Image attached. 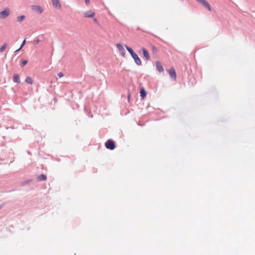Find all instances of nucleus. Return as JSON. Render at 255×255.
Wrapping results in <instances>:
<instances>
[{"mask_svg":"<svg viewBox=\"0 0 255 255\" xmlns=\"http://www.w3.org/2000/svg\"><path fill=\"white\" fill-rule=\"evenodd\" d=\"M25 18V16L24 15H21L20 16H18L17 17V22H21L22 21H23Z\"/></svg>","mask_w":255,"mask_h":255,"instance_id":"f3484780","label":"nucleus"},{"mask_svg":"<svg viewBox=\"0 0 255 255\" xmlns=\"http://www.w3.org/2000/svg\"><path fill=\"white\" fill-rule=\"evenodd\" d=\"M13 81L15 83H19L20 82V80L19 79V75L18 74H14L13 75Z\"/></svg>","mask_w":255,"mask_h":255,"instance_id":"f8f14e48","label":"nucleus"},{"mask_svg":"<svg viewBox=\"0 0 255 255\" xmlns=\"http://www.w3.org/2000/svg\"><path fill=\"white\" fill-rule=\"evenodd\" d=\"M132 57L134 59V62L137 65H141V61L140 59V58L138 57V55L135 53L132 56Z\"/></svg>","mask_w":255,"mask_h":255,"instance_id":"423d86ee","label":"nucleus"},{"mask_svg":"<svg viewBox=\"0 0 255 255\" xmlns=\"http://www.w3.org/2000/svg\"><path fill=\"white\" fill-rule=\"evenodd\" d=\"M127 50L128 51V52L130 54L131 56H132L133 54H134L135 53L133 51V50L130 48L129 47L126 45L125 46Z\"/></svg>","mask_w":255,"mask_h":255,"instance_id":"4468645a","label":"nucleus"},{"mask_svg":"<svg viewBox=\"0 0 255 255\" xmlns=\"http://www.w3.org/2000/svg\"><path fill=\"white\" fill-rule=\"evenodd\" d=\"M40 41V40H39V39H36V40H34V41H33V43H34V44H38Z\"/></svg>","mask_w":255,"mask_h":255,"instance_id":"4be33fe9","label":"nucleus"},{"mask_svg":"<svg viewBox=\"0 0 255 255\" xmlns=\"http://www.w3.org/2000/svg\"><path fill=\"white\" fill-rule=\"evenodd\" d=\"M25 82L29 84H32L33 83V80L30 77H27L25 79Z\"/></svg>","mask_w":255,"mask_h":255,"instance_id":"dca6fc26","label":"nucleus"},{"mask_svg":"<svg viewBox=\"0 0 255 255\" xmlns=\"http://www.w3.org/2000/svg\"><path fill=\"white\" fill-rule=\"evenodd\" d=\"M95 13L93 12L92 10H88L85 13V17L92 18L95 16Z\"/></svg>","mask_w":255,"mask_h":255,"instance_id":"6e6552de","label":"nucleus"},{"mask_svg":"<svg viewBox=\"0 0 255 255\" xmlns=\"http://www.w3.org/2000/svg\"><path fill=\"white\" fill-rule=\"evenodd\" d=\"M94 22H97V19L96 18L94 19Z\"/></svg>","mask_w":255,"mask_h":255,"instance_id":"b1692460","label":"nucleus"},{"mask_svg":"<svg viewBox=\"0 0 255 255\" xmlns=\"http://www.w3.org/2000/svg\"><path fill=\"white\" fill-rule=\"evenodd\" d=\"M57 76H58V77L61 78L63 77L64 75L62 72H60L58 74Z\"/></svg>","mask_w":255,"mask_h":255,"instance_id":"412c9836","label":"nucleus"},{"mask_svg":"<svg viewBox=\"0 0 255 255\" xmlns=\"http://www.w3.org/2000/svg\"><path fill=\"white\" fill-rule=\"evenodd\" d=\"M32 9L33 10L36 11L39 13H41L43 11V9L40 6L38 5H32Z\"/></svg>","mask_w":255,"mask_h":255,"instance_id":"39448f33","label":"nucleus"},{"mask_svg":"<svg viewBox=\"0 0 255 255\" xmlns=\"http://www.w3.org/2000/svg\"><path fill=\"white\" fill-rule=\"evenodd\" d=\"M27 62H28V61L27 60H23L21 62V66L22 67H24L27 63Z\"/></svg>","mask_w":255,"mask_h":255,"instance_id":"aec40b11","label":"nucleus"},{"mask_svg":"<svg viewBox=\"0 0 255 255\" xmlns=\"http://www.w3.org/2000/svg\"><path fill=\"white\" fill-rule=\"evenodd\" d=\"M10 13V10L8 8H5L0 12V19H4L8 17Z\"/></svg>","mask_w":255,"mask_h":255,"instance_id":"f257e3e1","label":"nucleus"},{"mask_svg":"<svg viewBox=\"0 0 255 255\" xmlns=\"http://www.w3.org/2000/svg\"><path fill=\"white\" fill-rule=\"evenodd\" d=\"M85 2H86V3L87 4H88L90 2V0H85Z\"/></svg>","mask_w":255,"mask_h":255,"instance_id":"5701e85b","label":"nucleus"},{"mask_svg":"<svg viewBox=\"0 0 255 255\" xmlns=\"http://www.w3.org/2000/svg\"><path fill=\"white\" fill-rule=\"evenodd\" d=\"M169 74L171 78H173L174 80L176 79V73L173 68H171L169 69Z\"/></svg>","mask_w":255,"mask_h":255,"instance_id":"9b49d317","label":"nucleus"},{"mask_svg":"<svg viewBox=\"0 0 255 255\" xmlns=\"http://www.w3.org/2000/svg\"><path fill=\"white\" fill-rule=\"evenodd\" d=\"M38 179L39 181H44L46 180V176L44 174H41L38 176Z\"/></svg>","mask_w":255,"mask_h":255,"instance_id":"ddd939ff","label":"nucleus"},{"mask_svg":"<svg viewBox=\"0 0 255 255\" xmlns=\"http://www.w3.org/2000/svg\"><path fill=\"white\" fill-rule=\"evenodd\" d=\"M198 2L201 3L204 6L207 8L209 11L211 10L210 4L206 0H196Z\"/></svg>","mask_w":255,"mask_h":255,"instance_id":"7ed1b4c3","label":"nucleus"},{"mask_svg":"<svg viewBox=\"0 0 255 255\" xmlns=\"http://www.w3.org/2000/svg\"><path fill=\"white\" fill-rule=\"evenodd\" d=\"M140 97L142 98H143L144 97H145L146 93L144 88H142L140 91Z\"/></svg>","mask_w":255,"mask_h":255,"instance_id":"2eb2a0df","label":"nucleus"},{"mask_svg":"<svg viewBox=\"0 0 255 255\" xmlns=\"http://www.w3.org/2000/svg\"><path fill=\"white\" fill-rule=\"evenodd\" d=\"M116 46L118 49H119L120 52L121 53V55L123 57H124L125 56L126 51L123 46L120 43L117 44Z\"/></svg>","mask_w":255,"mask_h":255,"instance_id":"20e7f679","label":"nucleus"},{"mask_svg":"<svg viewBox=\"0 0 255 255\" xmlns=\"http://www.w3.org/2000/svg\"><path fill=\"white\" fill-rule=\"evenodd\" d=\"M155 65H156V68L158 70V71H159V72L160 73V72H163V71H164L162 65L161 64V63H160V62H159V61L155 62Z\"/></svg>","mask_w":255,"mask_h":255,"instance_id":"0eeeda50","label":"nucleus"},{"mask_svg":"<svg viewBox=\"0 0 255 255\" xmlns=\"http://www.w3.org/2000/svg\"><path fill=\"white\" fill-rule=\"evenodd\" d=\"M1 208V207H0V209Z\"/></svg>","mask_w":255,"mask_h":255,"instance_id":"393cba45","label":"nucleus"},{"mask_svg":"<svg viewBox=\"0 0 255 255\" xmlns=\"http://www.w3.org/2000/svg\"><path fill=\"white\" fill-rule=\"evenodd\" d=\"M25 41H26V40H25V39H24V40H23V41L22 42V44H21V45L20 47H19V49H18L17 50H16L15 51V52H17V51H19V50H20L22 48V47L24 45V44H25Z\"/></svg>","mask_w":255,"mask_h":255,"instance_id":"6ab92c4d","label":"nucleus"},{"mask_svg":"<svg viewBox=\"0 0 255 255\" xmlns=\"http://www.w3.org/2000/svg\"><path fill=\"white\" fill-rule=\"evenodd\" d=\"M142 50L143 52V55L145 58L146 59V60H149L150 59V56L148 51L144 48H142Z\"/></svg>","mask_w":255,"mask_h":255,"instance_id":"1a4fd4ad","label":"nucleus"},{"mask_svg":"<svg viewBox=\"0 0 255 255\" xmlns=\"http://www.w3.org/2000/svg\"><path fill=\"white\" fill-rule=\"evenodd\" d=\"M7 46V44L6 43H4L3 45L0 48V52H2Z\"/></svg>","mask_w":255,"mask_h":255,"instance_id":"a211bd4d","label":"nucleus"},{"mask_svg":"<svg viewBox=\"0 0 255 255\" xmlns=\"http://www.w3.org/2000/svg\"><path fill=\"white\" fill-rule=\"evenodd\" d=\"M105 145L107 148L110 150H113L115 148V144L114 142L111 139L107 140V141L106 142Z\"/></svg>","mask_w":255,"mask_h":255,"instance_id":"f03ea898","label":"nucleus"},{"mask_svg":"<svg viewBox=\"0 0 255 255\" xmlns=\"http://www.w3.org/2000/svg\"><path fill=\"white\" fill-rule=\"evenodd\" d=\"M52 1V4L54 6L61 8V5L60 3L59 0H51Z\"/></svg>","mask_w":255,"mask_h":255,"instance_id":"9d476101","label":"nucleus"}]
</instances>
